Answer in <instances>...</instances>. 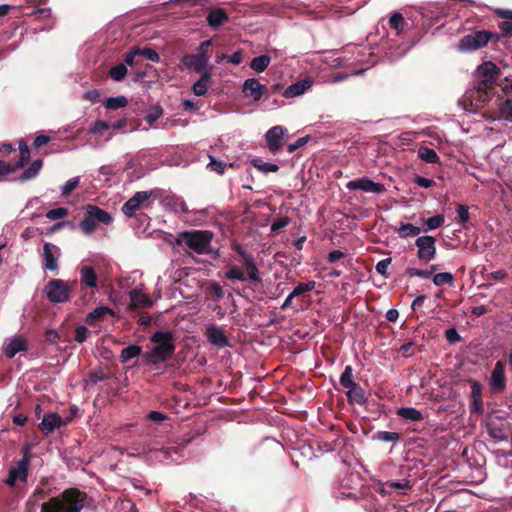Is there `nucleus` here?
<instances>
[{
    "mask_svg": "<svg viewBox=\"0 0 512 512\" xmlns=\"http://www.w3.org/2000/svg\"><path fill=\"white\" fill-rule=\"evenodd\" d=\"M476 78L470 97L479 104L484 105L490 101L495 85L500 86L505 94L512 92V77H503L501 70L491 61L478 66ZM500 115L505 120L512 121V100H506L500 105Z\"/></svg>",
    "mask_w": 512,
    "mask_h": 512,
    "instance_id": "obj_1",
    "label": "nucleus"
},
{
    "mask_svg": "<svg viewBox=\"0 0 512 512\" xmlns=\"http://www.w3.org/2000/svg\"><path fill=\"white\" fill-rule=\"evenodd\" d=\"M444 223V216L442 214L435 215L425 221V231H430L439 228Z\"/></svg>",
    "mask_w": 512,
    "mask_h": 512,
    "instance_id": "obj_48",
    "label": "nucleus"
},
{
    "mask_svg": "<svg viewBox=\"0 0 512 512\" xmlns=\"http://www.w3.org/2000/svg\"><path fill=\"white\" fill-rule=\"evenodd\" d=\"M163 114V109L160 106H154L151 111L144 117L145 121L152 125L156 120H158Z\"/></svg>",
    "mask_w": 512,
    "mask_h": 512,
    "instance_id": "obj_52",
    "label": "nucleus"
},
{
    "mask_svg": "<svg viewBox=\"0 0 512 512\" xmlns=\"http://www.w3.org/2000/svg\"><path fill=\"white\" fill-rule=\"evenodd\" d=\"M374 440L382 441V442H397L400 440V434L397 432L390 431H378L372 437Z\"/></svg>",
    "mask_w": 512,
    "mask_h": 512,
    "instance_id": "obj_41",
    "label": "nucleus"
},
{
    "mask_svg": "<svg viewBox=\"0 0 512 512\" xmlns=\"http://www.w3.org/2000/svg\"><path fill=\"white\" fill-rule=\"evenodd\" d=\"M87 494L77 488H69L61 496L50 498L41 505L40 512H81L85 506Z\"/></svg>",
    "mask_w": 512,
    "mask_h": 512,
    "instance_id": "obj_3",
    "label": "nucleus"
},
{
    "mask_svg": "<svg viewBox=\"0 0 512 512\" xmlns=\"http://www.w3.org/2000/svg\"><path fill=\"white\" fill-rule=\"evenodd\" d=\"M212 44L211 40L203 41L198 47L197 56L205 61L207 64L209 62V47Z\"/></svg>",
    "mask_w": 512,
    "mask_h": 512,
    "instance_id": "obj_50",
    "label": "nucleus"
},
{
    "mask_svg": "<svg viewBox=\"0 0 512 512\" xmlns=\"http://www.w3.org/2000/svg\"><path fill=\"white\" fill-rule=\"evenodd\" d=\"M398 416L405 420H410L414 422H418L423 420V414L421 411L417 410L413 407H402L399 408L397 411Z\"/></svg>",
    "mask_w": 512,
    "mask_h": 512,
    "instance_id": "obj_30",
    "label": "nucleus"
},
{
    "mask_svg": "<svg viewBox=\"0 0 512 512\" xmlns=\"http://www.w3.org/2000/svg\"><path fill=\"white\" fill-rule=\"evenodd\" d=\"M43 165V161L41 159H37L31 163V165L24 170V172L19 177L20 181L24 182L30 180L38 175Z\"/></svg>",
    "mask_w": 512,
    "mask_h": 512,
    "instance_id": "obj_31",
    "label": "nucleus"
},
{
    "mask_svg": "<svg viewBox=\"0 0 512 512\" xmlns=\"http://www.w3.org/2000/svg\"><path fill=\"white\" fill-rule=\"evenodd\" d=\"M312 85V81L309 78H306L304 80L298 81L283 91V96L287 99L294 98L297 96L302 95L306 90H308Z\"/></svg>",
    "mask_w": 512,
    "mask_h": 512,
    "instance_id": "obj_23",
    "label": "nucleus"
},
{
    "mask_svg": "<svg viewBox=\"0 0 512 512\" xmlns=\"http://www.w3.org/2000/svg\"><path fill=\"white\" fill-rule=\"evenodd\" d=\"M89 333H90L89 330L85 326L76 327L75 341L78 343H83L87 339Z\"/></svg>",
    "mask_w": 512,
    "mask_h": 512,
    "instance_id": "obj_62",
    "label": "nucleus"
},
{
    "mask_svg": "<svg viewBox=\"0 0 512 512\" xmlns=\"http://www.w3.org/2000/svg\"><path fill=\"white\" fill-rule=\"evenodd\" d=\"M346 396L350 404L365 405L367 403L365 392L359 384L347 390Z\"/></svg>",
    "mask_w": 512,
    "mask_h": 512,
    "instance_id": "obj_27",
    "label": "nucleus"
},
{
    "mask_svg": "<svg viewBox=\"0 0 512 512\" xmlns=\"http://www.w3.org/2000/svg\"><path fill=\"white\" fill-rule=\"evenodd\" d=\"M291 220L288 216L277 218L273 221L271 225V231L272 232H279L286 226L290 224Z\"/></svg>",
    "mask_w": 512,
    "mask_h": 512,
    "instance_id": "obj_56",
    "label": "nucleus"
},
{
    "mask_svg": "<svg viewBox=\"0 0 512 512\" xmlns=\"http://www.w3.org/2000/svg\"><path fill=\"white\" fill-rule=\"evenodd\" d=\"M16 170L17 166H14L13 163L0 160V176L11 174Z\"/></svg>",
    "mask_w": 512,
    "mask_h": 512,
    "instance_id": "obj_63",
    "label": "nucleus"
},
{
    "mask_svg": "<svg viewBox=\"0 0 512 512\" xmlns=\"http://www.w3.org/2000/svg\"><path fill=\"white\" fill-rule=\"evenodd\" d=\"M79 227L85 235H89L95 231L97 223L85 211L83 218L79 222Z\"/></svg>",
    "mask_w": 512,
    "mask_h": 512,
    "instance_id": "obj_38",
    "label": "nucleus"
},
{
    "mask_svg": "<svg viewBox=\"0 0 512 512\" xmlns=\"http://www.w3.org/2000/svg\"><path fill=\"white\" fill-rule=\"evenodd\" d=\"M150 341L155 344L151 350L144 354V359L148 364H159L169 360L176 349L175 336L171 331H156Z\"/></svg>",
    "mask_w": 512,
    "mask_h": 512,
    "instance_id": "obj_4",
    "label": "nucleus"
},
{
    "mask_svg": "<svg viewBox=\"0 0 512 512\" xmlns=\"http://www.w3.org/2000/svg\"><path fill=\"white\" fill-rule=\"evenodd\" d=\"M213 233L208 230H192L180 233L178 242L186 245L197 254L209 253Z\"/></svg>",
    "mask_w": 512,
    "mask_h": 512,
    "instance_id": "obj_5",
    "label": "nucleus"
},
{
    "mask_svg": "<svg viewBox=\"0 0 512 512\" xmlns=\"http://www.w3.org/2000/svg\"><path fill=\"white\" fill-rule=\"evenodd\" d=\"M30 461V449L28 446H25L23 449L22 459L17 462L16 466L10 468L5 483L10 487H14L17 481L26 482L29 473Z\"/></svg>",
    "mask_w": 512,
    "mask_h": 512,
    "instance_id": "obj_8",
    "label": "nucleus"
},
{
    "mask_svg": "<svg viewBox=\"0 0 512 512\" xmlns=\"http://www.w3.org/2000/svg\"><path fill=\"white\" fill-rule=\"evenodd\" d=\"M287 129L280 125L273 126L265 134L267 148L270 152H278L284 145L283 138Z\"/></svg>",
    "mask_w": 512,
    "mask_h": 512,
    "instance_id": "obj_13",
    "label": "nucleus"
},
{
    "mask_svg": "<svg viewBox=\"0 0 512 512\" xmlns=\"http://www.w3.org/2000/svg\"><path fill=\"white\" fill-rule=\"evenodd\" d=\"M233 250L240 257L239 262L245 268L246 274L241 267L232 265L225 272L224 278L233 283L236 281H249L251 284L261 283L262 278L260 276V271L255 263L253 255L247 252L240 244H235L233 246Z\"/></svg>",
    "mask_w": 512,
    "mask_h": 512,
    "instance_id": "obj_2",
    "label": "nucleus"
},
{
    "mask_svg": "<svg viewBox=\"0 0 512 512\" xmlns=\"http://www.w3.org/2000/svg\"><path fill=\"white\" fill-rule=\"evenodd\" d=\"M271 58L268 55H260L258 57H254L249 66L252 70L257 73L263 72L270 64Z\"/></svg>",
    "mask_w": 512,
    "mask_h": 512,
    "instance_id": "obj_32",
    "label": "nucleus"
},
{
    "mask_svg": "<svg viewBox=\"0 0 512 512\" xmlns=\"http://www.w3.org/2000/svg\"><path fill=\"white\" fill-rule=\"evenodd\" d=\"M316 282L315 281H308L306 283H299L291 292L292 296H300L307 292L312 291L315 288Z\"/></svg>",
    "mask_w": 512,
    "mask_h": 512,
    "instance_id": "obj_47",
    "label": "nucleus"
},
{
    "mask_svg": "<svg viewBox=\"0 0 512 512\" xmlns=\"http://www.w3.org/2000/svg\"><path fill=\"white\" fill-rule=\"evenodd\" d=\"M470 412L475 414H483L484 412V403L482 398L471 399L470 401Z\"/></svg>",
    "mask_w": 512,
    "mask_h": 512,
    "instance_id": "obj_60",
    "label": "nucleus"
},
{
    "mask_svg": "<svg viewBox=\"0 0 512 512\" xmlns=\"http://www.w3.org/2000/svg\"><path fill=\"white\" fill-rule=\"evenodd\" d=\"M389 24L391 28L397 31V33H400L401 31L404 30V26L406 23L403 18V15L400 12H395L390 17Z\"/></svg>",
    "mask_w": 512,
    "mask_h": 512,
    "instance_id": "obj_43",
    "label": "nucleus"
},
{
    "mask_svg": "<svg viewBox=\"0 0 512 512\" xmlns=\"http://www.w3.org/2000/svg\"><path fill=\"white\" fill-rule=\"evenodd\" d=\"M80 275V301L82 304H87L94 296L93 290L98 288V275L94 267L90 265H83L79 268Z\"/></svg>",
    "mask_w": 512,
    "mask_h": 512,
    "instance_id": "obj_6",
    "label": "nucleus"
},
{
    "mask_svg": "<svg viewBox=\"0 0 512 512\" xmlns=\"http://www.w3.org/2000/svg\"><path fill=\"white\" fill-rule=\"evenodd\" d=\"M266 91V86L255 78L246 79L242 85V93L247 98L259 101Z\"/></svg>",
    "mask_w": 512,
    "mask_h": 512,
    "instance_id": "obj_15",
    "label": "nucleus"
},
{
    "mask_svg": "<svg viewBox=\"0 0 512 512\" xmlns=\"http://www.w3.org/2000/svg\"><path fill=\"white\" fill-rule=\"evenodd\" d=\"M457 213L459 217V222L462 224L463 227H465L466 223L470 219L469 207L467 205L460 204L457 207Z\"/></svg>",
    "mask_w": 512,
    "mask_h": 512,
    "instance_id": "obj_54",
    "label": "nucleus"
},
{
    "mask_svg": "<svg viewBox=\"0 0 512 512\" xmlns=\"http://www.w3.org/2000/svg\"><path fill=\"white\" fill-rule=\"evenodd\" d=\"M206 293L210 295L214 301H219L224 297L222 286L215 281H212L208 284Z\"/></svg>",
    "mask_w": 512,
    "mask_h": 512,
    "instance_id": "obj_39",
    "label": "nucleus"
},
{
    "mask_svg": "<svg viewBox=\"0 0 512 512\" xmlns=\"http://www.w3.org/2000/svg\"><path fill=\"white\" fill-rule=\"evenodd\" d=\"M142 352V348L139 345L133 344L122 349L120 358L121 362L125 363L132 358L139 356Z\"/></svg>",
    "mask_w": 512,
    "mask_h": 512,
    "instance_id": "obj_35",
    "label": "nucleus"
},
{
    "mask_svg": "<svg viewBox=\"0 0 512 512\" xmlns=\"http://www.w3.org/2000/svg\"><path fill=\"white\" fill-rule=\"evenodd\" d=\"M19 151V160L16 163H13L14 166H17V169L24 167V165L30 160V150L24 139L19 141Z\"/></svg>",
    "mask_w": 512,
    "mask_h": 512,
    "instance_id": "obj_34",
    "label": "nucleus"
},
{
    "mask_svg": "<svg viewBox=\"0 0 512 512\" xmlns=\"http://www.w3.org/2000/svg\"><path fill=\"white\" fill-rule=\"evenodd\" d=\"M103 105L107 109L116 110V109L123 108V107L127 106L128 99L123 95H120L117 97H110L104 101Z\"/></svg>",
    "mask_w": 512,
    "mask_h": 512,
    "instance_id": "obj_37",
    "label": "nucleus"
},
{
    "mask_svg": "<svg viewBox=\"0 0 512 512\" xmlns=\"http://www.w3.org/2000/svg\"><path fill=\"white\" fill-rule=\"evenodd\" d=\"M309 139H310V137L308 135L298 138L294 143L288 145L287 152L288 153L295 152L297 149L306 145L307 142L309 141Z\"/></svg>",
    "mask_w": 512,
    "mask_h": 512,
    "instance_id": "obj_61",
    "label": "nucleus"
},
{
    "mask_svg": "<svg viewBox=\"0 0 512 512\" xmlns=\"http://www.w3.org/2000/svg\"><path fill=\"white\" fill-rule=\"evenodd\" d=\"M130 301H131L130 307L132 309H136V308H140V307L149 308V307H152V305H153L152 299L145 293H142L141 291H138V290H132L130 292Z\"/></svg>",
    "mask_w": 512,
    "mask_h": 512,
    "instance_id": "obj_25",
    "label": "nucleus"
},
{
    "mask_svg": "<svg viewBox=\"0 0 512 512\" xmlns=\"http://www.w3.org/2000/svg\"><path fill=\"white\" fill-rule=\"evenodd\" d=\"M151 195L152 191L136 192L129 200L123 204L122 212L128 217H132L137 210L148 206L146 203Z\"/></svg>",
    "mask_w": 512,
    "mask_h": 512,
    "instance_id": "obj_11",
    "label": "nucleus"
},
{
    "mask_svg": "<svg viewBox=\"0 0 512 512\" xmlns=\"http://www.w3.org/2000/svg\"><path fill=\"white\" fill-rule=\"evenodd\" d=\"M205 336L209 343L218 348L229 346V340L224 330L216 325H211L206 329Z\"/></svg>",
    "mask_w": 512,
    "mask_h": 512,
    "instance_id": "obj_19",
    "label": "nucleus"
},
{
    "mask_svg": "<svg viewBox=\"0 0 512 512\" xmlns=\"http://www.w3.org/2000/svg\"><path fill=\"white\" fill-rule=\"evenodd\" d=\"M44 293L51 303H65L70 300L66 281L62 279H51L48 281L44 287Z\"/></svg>",
    "mask_w": 512,
    "mask_h": 512,
    "instance_id": "obj_9",
    "label": "nucleus"
},
{
    "mask_svg": "<svg viewBox=\"0 0 512 512\" xmlns=\"http://www.w3.org/2000/svg\"><path fill=\"white\" fill-rule=\"evenodd\" d=\"M497 15L503 19L499 24V29L503 36H512V11L511 10H497Z\"/></svg>",
    "mask_w": 512,
    "mask_h": 512,
    "instance_id": "obj_29",
    "label": "nucleus"
},
{
    "mask_svg": "<svg viewBox=\"0 0 512 512\" xmlns=\"http://www.w3.org/2000/svg\"><path fill=\"white\" fill-rule=\"evenodd\" d=\"M206 21L209 27L213 30H217L229 21V15L223 8L210 9L206 16Z\"/></svg>",
    "mask_w": 512,
    "mask_h": 512,
    "instance_id": "obj_20",
    "label": "nucleus"
},
{
    "mask_svg": "<svg viewBox=\"0 0 512 512\" xmlns=\"http://www.w3.org/2000/svg\"><path fill=\"white\" fill-rule=\"evenodd\" d=\"M489 436L498 441L507 439V422L501 417H495L487 422Z\"/></svg>",
    "mask_w": 512,
    "mask_h": 512,
    "instance_id": "obj_16",
    "label": "nucleus"
},
{
    "mask_svg": "<svg viewBox=\"0 0 512 512\" xmlns=\"http://www.w3.org/2000/svg\"><path fill=\"white\" fill-rule=\"evenodd\" d=\"M470 386H471V393H470V399H478L482 398V384L476 380H468Z\"/></svg>",
    "mask_w": 512,
    "mask_h": 512,
    "instance_id": "obj_55",
    "label": "nucleus"
},
{
    "mask_svg": "<svg viewBox=\"0 0 512 512\" xmlns=\"http://www.w3.org/2000/svg\"><path fill=\"white\" fill-rule=\"evenodd\" d=\"M211 76L212 74L210 71H205L201 75V77L194 83L192 90L196 96H204L207 93Z\"/></svg>",
    "mask_w": 512,
    "mask_h": 512,
    "instance_id": "obj_28",
    "label": "nucleus"
},
{
    "mask_svg": "<svg viewBox=\"0 0 512 512\" xmlns=\"http://www.w3.org/2000/svg\"><path fill=\"white\" fill-rule=\"evenodd\" d=\"M251 164L256 168L258 169L259 171L263 172V173H268V172H277L279 170V166L275 163H270V162H263L262 160L260 159H253L251 161Z\"/></svg>",
    "mask_w": 512,
    "mask_h": 512,
    "instance_id": "obj_40",
    "label": "nucleus"
},
{
    "mask_svg": "<svg viewBox=\"0 0 512 512\" xmlns=\"http://www.w3.org/2000/svg\"><path fill=\"white\" fill-rule=\"evenodd\" d=\"M453 280H454V277L449 272H441V273H437L433 276V283L436 286H443L446 284L450 285L453 283Z\"/></svg>",
    "mask_w": 512,
    "mask_h": 512,
    "instance_id": "obj_45",
    "label": "nucleus"
},
{
    "mask_svg": "<svg viewBox=\"0 0 512 512\" xmlns=\"http://www.w3.org/2000/svg\"><path fill=\"white\" fill-rule=\"evenodd\" d=\"M65 425L62 418L56 413H47L44 415L39 428L45 434L53 432L56 428Z\"/></svg>",
    "mask_w": 512,
    "mask_h": 512,
    "instance_id": "obj_21",
    "label": "nucleus"
},
{
    "mask_svg": "<svg viewBox=\"0 0 512 512\" xmlns=\"http://www.w3.org/2000/svg\"><path fill=\"white\" fill-rule=\"evenodd\" d=\"M114 312L112 309L106 306H100L95 308L93 311L88 313L85 317V323L92 326L96 323L104 320L106 315H113Z\"/></svg>",
    "mask_w": 512,
    "mask_h": 512,
    "instance_id": "obj_26",
    "label": "nucleus"
},
{
    "mask_svg": "<svg viewBox=\"0 0 512 512\" xmlns=\"http://www.w3.org/2000/svg\"><path fill=\"white\" fill-rule=\"evenodd\" d=\"M445 337L449 343H456L461 340V337L455 328H449L445 331Z\"/></svg>",
    "mask_w": 512,
    "mask_h": 512,
    "instance_id": "obj_64",
    "label": "nucleus"
},
{
    "mask_svg": "<svg viewBox=\"0 0 512 512\" xmlns=\"http://www.w3.org/2000/svg\"><path fill=\"white\" fill-rule=\"evenodd\" d=\"M78 185H79V178L78 177L71 178L63 186V188H62V195L68 196L69 194H71V192L73 190H75L77 188Z\"/></svg>",
    "mask_w": 512,
    "mask_h": 512,
    "instance_id": "obj_59",
    "label": "nucleus"
},
{
    "mask_svg": "<svg viewBox=\"0 0 512 512\" xmlns=\"http://www.w3.org/2000/svg\"><path fill=\"white\" fill-rule=\"evenodd\" d=\"M418 156L421 160L425 161L426 163L435 164L438 163L440 158L436 151L429 147H420L418 150Z\"/></svg>",
    "mask_w": 512,
    "mask_h": 512,
    "instance_id": "obj_33",
    "label": "nucleus"
},
{
    "mask_svg": "<svg viewBox=\"0 0 512 512\" xmlns=\"http://www.w3.org/2000/svg\"><path fill=\"white\" fill-rule=\"evenodd\" d=\"M490 385L495 393L503 392L506 388L505 365L497 361L491 373Z\"/></svg>",
    "mask_w": 512,
    "mask_h": 512,
    "instance_id": "obj_17",
    "label": "nucleus"
},
{
    "mask_svg": "<svg viewBox=\"0 0 512 512\" xmlns=\"http://www.w3.org/2000/svg\"><path fill=\"white\" fill-rule=\"evenodd\" d=\"M68 215V209L64 207H58L51 209L46 213V217L50 220H56L64 218Z\"/></svg>",
    "mask_w": 512,
    "mask_h": 512,
    "instance_id": "obj_53",
    "label": "nucleus"
},
{
    "mask_svg": "<svg viewBox=\"0 0 512 512\" xmlns=\"http://www.w3.org/2000/svg\"><path fill=\"white\" fill-rule=\"evenodd\" d=\"M127 74V67L125 64L123 63H120L114 67H112L109 71V76L114 80V81H121L125 78Z\"/></svg>",
    "mask_w": 512,
    "mask_h": 512,
    "instance_id": "obj_44",
    "label": "nucleus"
},
{
    "mask_svg": "<svg viewBox=\"0 0 512 512\" xmlns=\"http://www.w3.org/2000/svg\"><path fill=\"white\" fill-rule=\"evenodd\" d=\"M436 239L425 235L416 239L415 245L418 248L417 257L420 261H431L436 257Z\"/></svg>",
    "mask_w": 512,
    "mask_h": 512,
    "instance_id": "obj_10",
    "label": "nucleus"
},
{
    "mask_svg": "<svg viewBox=\"0 0 512 512\" xmlns=\"http://www.w3.org/2000/svg\"><path fill=\"white\" fill-rule=\"evenodd\" d=\"M84 209L97 224L109 225L113 221L112 216L107 211L96 205L87 204Z\"/></svg>",
    "mask_w": 512,
    "mask_h": 512,
    "instance_id": "obj_22",
    "label": "nucleus"
},
{
    "mask_svg": "<svg viewBox=\"0 0 512 512\" xmlns=\"http://www.w3.org/2000/svg\"><path fill=\"white\" fill-rule=\"evenodd\" d=\"M60 255L59 247L49 242L45 243L43 245V268L57 274L59 272L58 259Z\"/></svg>",
    "mask_w": 512,
    "mask_h": 512,
    "instance_id": "obj_12",
    "label": "nucleus"
},
{
    "mask_svg": "<svg viewBox=\"0 0 512 512\" xmlns=\"http://www.w3.org/2000/svg\"><path fill=\"white\" fill-rule=\"evenodd\" d=\"M137 50H138V55L139 56H143L145 57L146 59L154 62V63H158L160 61V56L159 54L151 49V48H148V47H145V48H139L137 47Z\"/></svg>",
    "mask_w": 512,
    "mask_h": 512,
    "instance_id": "obj_49",
    "label": "nucleus"
},
{
    "mask_svg": "<svg viewBox=\"0 0 512 512\" xmlns=\"http://www.w3.org/2000/svg\"><path fill=\"white\" fill-rule=\"evenodd\" d=\"M29 349L28 340L23 336H14L3 347L5 356L12 359L18 352H26Z\"/></svg>",
    "mask_w": 512,
    "mask_h": 512,
    "instance_id": "obj_18",
    "label": "nucleus"
},
{
    "mask_svg": "<svg viewBox=\"0 0 512 512\" xmlns=\"http://www.w3.org/2000/svg\"><path fill=\"white\" fill-rule=\"evenodd\" d=\"M346 187L349 190H362L365 192H372L376 194H380L385 191V187L383 184L374 182L373 180L367 177L349 181Z\"/></svg>",
    "mask_w": 512,
    "mask_h": 512,
    "instance_id": "obj_14",
    "label": "nucleus"
},
{
    "mask_svg": "<svg viewBox=\"0 0 512 512\" xmlns=\"http://www.w3.org/2000/svg\"><path fill=\"white\" fill-rule=\"evenodd\" d=\"M222 59H227L229 63H232L234 65H239L243 61V52H242V50H237L230 56H226L224 54L221 56H217L218 62Z\"/></svg>",
    "mask_w": 512,
    "mask_h": 512,
    "instance_id": "obj_51",
    "label": "nucleus"
},
{
    "mask_svg": "<svg viewBox=\"0 0 512 512\" xmlns=\"http://www.w3.org/2000/svg\"><path fill=\"white\" fill-rule=\"evenodd\" d=\"M109 128H111L110 123L104 120H97L90 128V132L93 134H101L103 131L108 130Z\"/></svg>",
    "mask_w": 512,
    "mask_h": 512,
    "instance_id": "obj_58",
    "label": "nucleus"
},
{
    "mask_svg": "<svg viewBox=\"0 0 512 512\" xmlns=\"http://www.w3.org/2000/svg\"><path fill=\"white\" fill-rule=\"evenodd\" d=\"M494 38L498 40L499 36L486 30L475 31L459 40L457 50L459 52H472L485 47Z\"/></svg>",
    "mask_w": 512,
    "mask_h": 512,
    "instance_id": "obj_7",
    "label": "nucleus"
},
{
    "mask_svg": "<svg viewBox=\"0 0 512 512\" xmlns=\"http://www.w3.org/2000/svg\"><path fill=\"white\" fill-rule=\"evenodd\" d=\"M399 236L401 238H407L409 236H417L421 233V229L413 224L406 223L401 224L398 230Z\"/></svg>",
    "mask_w": 512,
    "mask_h": 512,
    "instance_id": "obj_42",
    "label": "nucleus"
},
{
    "mask_svg": "<svg viewBox=\"0 0 512 512\" xmlns=\"http://www.w3.org/2000/svg\"><path fill=\"white\" fill-rule=\"evenodd\" d=\"M181 64L188 69H193L197 73H204L208 66V64L199 58L196 54L184 55L181 59Z\"/></svg>",
    "mask_w": 512,
    "mask_h": 512,
    "instance_id": "obj_24",
    "label": "nucleus"
},
{
    "mask_svg": "<svg viewBox=\"0 0 512 512\" xmlns=\"http://www.w3.org/2000/svg\"><path fill=\"white\" fill-rule=\"evenodd\" d=\"M109 376L105 374L101 369L97 371H90L88 373V379L86 380L87 385H95L100 381L107 380Z\"/></svg>",
    "mask_w": 512,
    "mask_h": 512,
    "instance_id": "obj_46",
    "label": "nucleus"
},
{
    "mask_svg": "<svg viewBox=\"0 0 512 512\" xmlns=\"http://www.w3.org/2000/svg\"><path fill=\"white\" fill-rule=\"evenodd\" d=\"M391 261H392L391 258H385V259L379 261L375 267L377 273L384 276L385 278H388L389 274H388L387 270H388L389 265L391 264Z\"/></svg>",
    "mask_w": 512,
    "mask_h": 512,
    "instance_id": "obj_57",
    "label": "nucleus"
},
{
    "mask_svg": "<svg viewBox=\"0 0 512 512\" xmlns=\"http://www.w3.org/2000/svg\"><path fill=\"white\" fill-rule=\"evenodd\" d=\"M340 384L348 390L357 385L353 379V368L350 365L345 366L340 376Z\"/></svg>",
    "mask_w": 512,
    "mask_h": 512,
    "instance_id": "obj_36",
    "label": "nucleus"
}]
</instances>
